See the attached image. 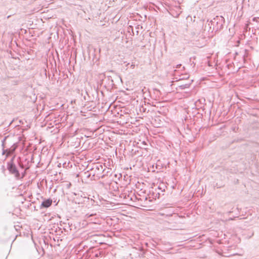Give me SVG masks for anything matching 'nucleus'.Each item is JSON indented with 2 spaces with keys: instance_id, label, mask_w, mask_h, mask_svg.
Masks as SVG:
<instances>
[{
  "instance_id": "obj_1",
  "label": "nucleus",
  "mask_w": 259,
  "mask_h": 259,
  "mask_svg": "<svg viewBox=\"0 0 259 259\" xmlns=\"http://www.w3.org/2000/svg\"><path fill=\"white\" fill-rule=\"evenodd\" d=\"M15 158V156H14L10 161L8 162L7 169L11 175L14 176L16 180H20L21 179V175L14 163Z\"/></svg>"
},
{
  "instance_id": "obj_2",
  "label": "nucleus",
  "mask_w": 259,
  "mask_h": 259,
  "mask_svg": "<svg viewBox=\"0 0 259 259\" xmlns=\"http://www.w3.org/2000/svg\"><path fill=\"white\" fill-rule=\"evenodd\" d=\"M5 141H6V138H5L3 140L2 146V147H3L2 154L3 155H5L6 154V158H5V159H6L7 157H8L12 154L10 152V151H8V150H7V149H5Z\"/></svg>"
},
{
  "instance_id": "obj_3",
  "label": "nucleus",
  "mask_w": 259,
  "mask_h": 259,
  "mask_svg": "<svg viewBox=\"0 0 259 259\" xmlns=\"http://www.w3.org/2000/svg\"><path fill=\"white\" fill-rule=\"evenodd\" d=\"M52 204V200L50 199H47V200H46L45 201H44L41 204V207H45V208H48L49 207H50Z\"/></svg>"
},
{
  "instance_id": "obj_4",
  "label": "nucleus",
  "mask_w": 259,
  "mask_h": 259,
  "mask_svg": "<svg viewBox=\"0 0 259 259\" xmlns=\"http://www.w3.org/2000/svg\"><path fill=\"white\" fill-rule=\"evenodd\" d=\"M191 83L190 81H188V82L185 83L184 84L180 83L178 85V87L180 89L184 90L185 89L189 88Z\"/></svg>"
},
{
  "instance_id": "obj_5",
  "label": "nucleus",
  "mask_w": 259,
  "mask_h": 259,
  "mask_svg": "<svg viewBox=\"0 0 259 259\" xmlns=\"http://www.w3.org/2000/svg\"><path fill=\"white\" fill-rule=\"evenodd\" d=\"M17 147V144H14L10 148H7V149L12 154L15 152Z\"/></svg>"
},
{
  "instance_id": "obj_6",
  "label": "nucleus",
  "mask_w": 259,
  "mask_h": 259,
  "mask_svg": "<svg viewBox=\"0 0 259 259\" xmlns=\"http://www.w3.org/2000/svg\"><path fill=\"white\" fill-rule=\"evenodd\" d=\"M96 169H97L99 171H102L103 172L104 169H103V167L101 164H98L95 167Z\"/></svg>"
},
{
  "instance_id": "obj_7",
  "label": "nucleus",
  "mask_w": 259,
  "mask_h": 259,
  "mask_svg": "<svg viewBox=\"0 0 259 259\" xmlns=\"http://www.w3.org/2000/svg\"><path fill=\"white\" fill-rule=\"evenodd\" d=\"M166 188V186L164 184H161L158 186V189L161 191V192H164L165 189Z\"/></svg>"
},
{
  "instance_id": "obj_8",
  "label": "nucleus",
  "mask_w": 259,
  "mask_h": 259,
  "mask_svg": "<svg viewBox=\"0 0 259 259\" xmlns=\"http://www.w3.org/2000/svg\"><path fill=\"white\" fill-rule=\"evenodd\" d=\"M253 21L256 22L257 23L259 22V17H254L252 19Z\"/></svg>"
},
{
  "instance_id": "obj_9",
  "label": "nucleus",
  "mask_w": 259,
  "mask_h": 259,
  "mask_svg": "<svg viewBox=\"0 0 259 259\" xmlns=\"http://www.w3.org/2000/svg\"><path fill=\"white\" fill-rule=\"evenodd\" d=\"M93 215H94V214H87L85 215V218H86V219H88V218H90L91 217H92V216H93Z\"/></svg>"
},
{
  "instance_id": "obj_10",
  "label": "nucleus",
  "mask_w": 259,
  "mask_h": 259,
  "mask_svg": "<svg viewBox=\"0 0 259 259\" xmlns=\"http://www.w3.org/2000/svg\"><path fill=\"white\" fill-rule=\"evenodd\" d=\"M25 172L24 171L22 174V176H21V179H23L24 178V177L25 176Z\"/></svg>"
},
{
  "instance_id": "obj_11",
  "label": "nucleus",
  "mask_w": 259,
  "mask_h": 259,
  "mask_svg": "<svg viewBox=\"0 0 259 259\" xmlns=\"http://www.w3.org/2000/svg\"><path fill=\"white\" fill-rule=\"evenodd\" d=\"M131 67H132L133 68H134L135 67V65H134V64H132V65H131Z\"/></svg>"
},
{
  "instance_id": "obj_12",
  "label": "nucleus",
  "mask_w": 259,
  "mask_h": 259,
  "mask_svg": "<svg viewBox=\"0 0 259 259\" xmlns=\"http://www.w3.org/2000/svg\"><path fill=\"white\" fill-rule=\"evenodd\" d=\"M20 167H21L22 168H23V165L20 164Z\"/></svg>"
},
{
  "instance_id": "obj_13",
  "label": "nucleus",
  "mask_w": 259,
  "mask_h": 259,
  "mask_svg": "<svg viewBox=\"0 0 259 259\" xmlns=\"http://www.w3.org/2000/svg\"><path fill=\"white\" fill-rule=\"evenodd\" d=\"M10 17H11V16H10V15H9V16H8L7 17V18H9Z\"/></svg>"
}]
</instances>
